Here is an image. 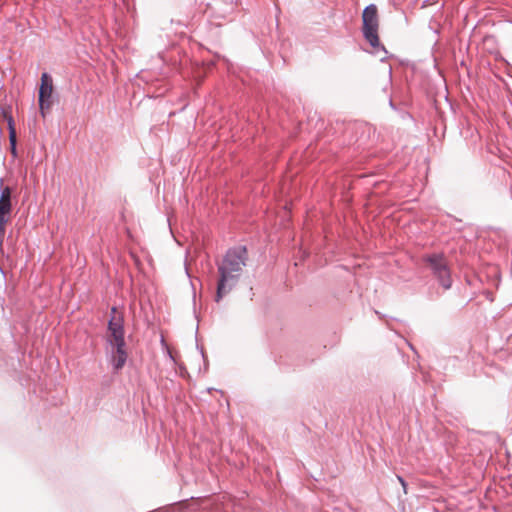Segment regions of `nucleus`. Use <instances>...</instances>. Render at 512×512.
<instances>
[{
    "label": "nucleus",
    "instance_id": "obj_1",
    "mask_svg": "<svg viewBox=\"0 0 512 512\" xmlns=\"http://www.w3.org/2000/svg\"><path fill=\"white\" fill-rule=\"evenodd\" d=\"M246 257L247 251L245 247H238L226 253L222 263L218 266L220 278L216 292L217 302L230 292L238 282L242 269L246 264Z\"/></svg>",
    "mask_w": 512,
    "mask_h": 512
},
{
    "label": "nucleus",
    "instance_id": "obj_2",
    "mask_svg": "<svg viewBox=\"0 0 512 512\" xmlns=\"http://www.w3.org/2000/svg\"><path fill=\"white\" fill-rule=\"evenodd\" d=\"M124 333V317L122 313L113 307L108 323L107 340L113 349L112 362L117 370L124 366L127 359Z\"/></svg>",
    "mask_w": 512,
    "mask_h": 512
},
{
    "label": "nucleus",
    "instance_id": "obj_3",
    "mask_svg": "<svg viewBox=\"0 0 512 512\" xmlns=\"http://www.w3.org/2000/svg\"><path fill=\"white\" fill-rule=\"evenodd\" d=\"M362 32L365 40L370 44L374 54L380 55V60L384 61L387 58V51L383 45H381L378 36V11L374 4L368 5L362 13Z\"/></svg>",
    "mask_w": 512,
    "mask_h": 512
},
{
    "label": "nucleus",
    "instance_id": "obj_4",
    "mask_svg": "<svg viewBox=\"0 0 512 512\" xmlns=\"http://www.w3.org/2000/svg\"><path fill=\"white\" fill-rule=\"evenodd\" d=\"M423 261L429 266L444 289H449L452 286L450 270L443 254L426 255L423 257Z\"/></svg>",
    "mask_w": 512,
    "mask_h": 512
},
{
    "label": "nucleus",
    "instance_id": "obj_5",
    "mask_svg": "<svg viewBox=\"0 0 512 512\" xmlns=\"http://www.w3.org/2000/svg\"><path fill=\"white\" fill-rule=\"evenodd\" d=\"M53 90L54 86L51 76L46 72L42 73L39 87V110L43 118L46 117L52 107Z\"/></svg>",
    "mask_w": 512,
    "mask_h": 512
},
{
    "label": "nucleus",
    "instance_id": "obj_6",
    "mask_svg": "<svg viewBox=\"0 0 512 512\" xmlns=\"http://www.w3.org/2000/svg\"><path fill=\"white\" fill-rule=\"evenodd\" d=\"M4 116L8 122L10 144H11V146H15L16 145V130L14 127L13 118L11 115H8L6 112L4 113Z\"/></svg>",
    "mask_w": 512,
    "mask_h": 512
},
{
    "label": "nucleus",
    "instance_id": "obj_7",
    "mask_svg": "<svg viewBox=\"0 0 512 512\" xmlns=\"http://www.w3.org/2000/svg\"><path fill=\"white\" fill-rule=\"evenodd\" d=\"M397 479H398V480H399V482L401 483V485H402V487H403V489H404V492L406 493V486H407V484H406L405 480H404V479H403V477H401V476H397Z\"/></svg>",
    "mask_w": 512,
    "mask_h": 512
},
{
    "label": "nucleus",
    "instance_id": "obj_8",
    "mask_svg": "<svg viewBox=\"0 0 512 512\" xmlns=\"http://www.w3.org/2000/svg\"><path fill=\"white\" fill-rule=\"evenodd\" d=\"M11 152L12 154H16V145L15 146H11Z\"/></svg>",
    "mask_w": 512,
    "mask_h": 512
}]
</instances>
